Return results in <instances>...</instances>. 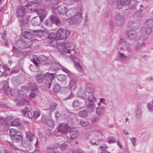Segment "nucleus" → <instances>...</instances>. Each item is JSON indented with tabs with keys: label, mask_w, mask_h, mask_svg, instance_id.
<instances>
[{
	"label": "nucleus",
	"mask_w": 153,
	"mask_h": 153,
	"mask_svg": "<svg viewBox=\"0 0 153 153\" xmlns=\"http://www.w3.org/2000/svg\"><path fill=\"white\" fill-rule=\"evenodd\" d=\"M77 9L72 8L68 10L65 13L66 16L71 19L73 23L78 22L81 19L82 16L80 12H78Z\"/></svg>",
	"instance_id": "f257e3e1"
},
{
	"label": "nucleus",
	"mask_w": 153,
	"mask_h": 153,
	"mask_svg": "<svg viewBox=\"0 0 153 153\" xmlns=\"http://www.w3.org/2000/svg\"><path fill=\"white\" fill-rule=\"evenodd\" d=\"M72 43H68L67 40H65L63 42H60L58 44L56 48L60 52H63V53H75L76 52L73 49H67V48H69L70 46Z\"/></svg>",
	"instance_id": "f03ea898"
},
{
	"label": "nucleus",
	"mask_w": 153,
	"mask_h": 153,
	"mask_svg": "<svg viewBox=\"0 0 153 153\" xmlns=\"http://www.w3.org/2000/svg\"><path fill=\"white\" fill-rule=\"evenodd\" d=\"M57 40L62 39L68 38L70 35V32L61 28H59L56 32Z\"/></svg>",
	"instance_id": "7ed1b4c3"
},
{
	"label": "nucleus",
	"mask_w": 153,
	"mask_h": 153,
	"mask_svg": "<svg viewBox=\"0 0 153 153\" xmlns=\"http://www.w3.org/2000/svg\"><path fill=\"white\" fill-rule=\"evenodd\" d=\"M44 75H45V78L46 81L45 84V86L48 88H51L52 80L54 78V74L47 72L45 73Z\"/></svg>",
	"instance_id": "20e7f679"
},
{
	"label": "nucleus",
	"mask_w": 153,
	"mask_h": 153,
	"mask_svg": "<svg viewBox=\"0 0 153 153\" xmlns=\"http://www.w3.org/2000/svg\"><path fill=\"white\" fill-rule=\"evenodd\" d=\"M26 137L27 140L24 142L23 145L25 147H28L31 145V142H32L34 137L33 134L29 131L26 133Z\"/></svg>",
	"instance_id": "39448f33"
},
{
	"label": "nucleus",
	"mask_w": 153,
	"mask_h": 153,
	"mask_svg": "<svg viewBox=\"0 0 153 153\" xmlns=\"http://www.w3.org/2000/svg\"><path fill=\"white\" fill-rule=\"evenodd\" d=\"M145 39L142 36H140L138 39L137 44L135 45V48L136 51H139L145 45L144 42Z\"/></svg>",
	"instance_id": "423d86ee"
},
{
	"label": "nucleus",
	"mask_w": 153,
	"mask_h": 153,
	"mask_svg": "<svg viewBox=\"0 0 153 153\" xmlns=\"http://www.w3.org/2000/svg\"><path fill=\"white\" fill-rule=\"evenodd\" d=\"M69 127L67 123H61L58 128V131L62 134H67L68 132Z\"/></svg>",
	"instance_id": "0eeeda50"
},
{
	"label": "nucleus",
	"mask_w": 153,
	"mask_h": 153,
	"mask_svg": "<svg viewBox=\"0 0 153 153\" xmlns=\"http://www.w3.org/2000/svg\"><path fill=\"white\" fill-rule=\"evenodd\" d=\"M79 133L76 130H72L69 132V136H67V141L69 143L71 142L73 139L77 137Z\"/></svg>",
	"instance_id": "6e6552de"
},
{
	"label": "nucleus",
	"mask_w": 153,
	"mask_h": 153,
	"mask_svg": "<svg viewBox=\"0 0 153 153\" xmlns=\"http://www.w3.org/2000/svg\"><path fill=\"white\" fill-rule=\"evenodd\" d=\"M115 20L117 25L120 26L123 24L125 19L123 16L119 14H117L115 16Z\"/></svg>",
	"instance_id": "1a4fd4ad"
},
{
	"label": "nucleus",
	"mask_w": 153,
	"mask_h": 153,
	"mask_svg": "<svg viewBox=\"0 0 153 153\" xmlns=\"http://www.w3.org/2000/svg\"><path fill=\"white\" fill-rule=\"evenodd\" d=\"M17 14L19 18L27 15L26 12L25 10V7H18Z\"/></svg>",
	"instance_id": "9d476101"
},
{
	"label": "nucleus",
	"mask_w": 153,
	"mask_h": 153,
	"mask_svg": "<svg viewBox=\"0 0 153 153\" xmlns=\"http://www.w3.org/2000/svg\"><path fill=\"white\" fill-rule=\"evenodd\" d=\"M86 106L89 111H94L97 108L95 103L94 102L85 101Z\"/></svg>",
	"instance_id": "9b49d317"
},
{
	"label": "nucleus",
	"mask_w": 153,
	"mask_h": 153,
	"mask_svg": "<svg viewBox=\"0 0 153 153\" xmlns=\"http://www.w3.org/2000/svg\"><path fill=\"white\" fill-rule=\"evenodd\" d=\"M126 33L128 38L130 39H134L136 38L137 37V33L134 31L127 30Z\"/></svg>",
	"instance_id": "f8f14e48"
},
{
	"label": "nucleus",
	"mask_w": 153,
	"mask_h": 153,
	"mask_svg": "<svg viewBox=\"0 0 153 153\" xmlns=\"http://www.w3.org/2000/svg\"><path fill=\"white\" fill-rule=\"evenodd\" d=\"M37 13L39 15V18L42 21L43 20L46 16V10L45 9H40L37 11Z\"/></svg>",
	"instance_id": "ddd939ff"
},
{
	"label": "nucleus",
	"mask_w": 153,
	"mask_h": 153,
	"mask_svg": "<svg viewBox=\"0 0 153 153\" xmlns=\"http://www.w3.org/2000/svg\"><path fill=\"white\" fill-rule=\"evenodd\" d=\"M30 19V17L28 15H25V16L19 18L20 22L23 25H25L27 24Z\"/></svg>",
	"instance_id": "4468645a"
},
{
	"label": "nucleus",
	"mask_w": 153,
	"mask_h": 153,
	"mask_svg": "<svg viewBox=\"0 0 153 153\" xmlns=\"http://www.w3.org/2000/svg\"><path fill=\"white\" fill-rule=\"evenodd\" d=\"M130 3V0H120L117 3V7L118 9H121L124 5H128Z\"/></svg>",
	"instance_id": "2eb2a0df"
},
{
	"label": "nucleus",
	"mask_w": 153,
	"mask_h": 153,
	"mask_svg": "<svg viewBox=\"0 0 153 153\" xmlns=\"http://www.w3.org/2000/svg\"><path fill=\"white\" fill-rule=\"evenodd\" d=\"M45 79V75L41 73H38L36 77V80L39 83H42Z\"/></svg>",
	"instance_id": "dca6fc26"
},
{
	"label": "nucleus",
	"mask_w": 153,
	"mask_h": 153,
	"mask_svg": "<svg viewBox=\"0 0 153 153\" xmlns=\"http://www.w3.org/2000/svg\"><path fill=\"white\" fill-rule=\"evenodd\" d=\"M85 90L87 93L90 94H93L94 91V89L92 85L89 83H88L86 85Z\"/></svg>",
	"instance_id": "f3484780"
},
{
	"label": "nucleus",
	"mask_w": 153,
	"mask_h": 153,
	"mask_svg": "<svg viewBox=\"0 0 153 153\" xmlns=\"http://www.w3.org/2000/svg\"><path fill=\"white\" fill-rule=\"evenodd\" d=\"M11 139L14 143H19L22 140V137L21 135H17L11 137Z\"/></svg>",
	"instance_id": "a211bd4d"
},
{
	"label": "nucleus",
	"mask_w": 153,
	"mask_h": 153,
	"mask_svg": "<svg viewBox=\"0 0 153 153\" xmlns=\"http://www.w3.org/2000/svg\"><path fill=\"white\" fill-rule=\"evenodd\" d=\"M77 80L74 79H72L70 82L69 85V87L71 88V90L74 91L76 88V83Z\"/></svg>",
	"instance_id": "6ab92c4d"
},
{
	"label": "nucleus",
	"mask_w": 153,
	"mask_h": 153,
	"mask_svg": "<svg viewBox=\"0 0 153 153\" xmlns=\"http://www.w3.org/2000/svg\"><path fill=\"white\" fill-rule=\"evenodd\" d=\"M41 22L42 21L38 17H36L31 20L32 24L34 26H38L40 25Z\"/></svg>",
	"instance_id": "aec40b11"
},
{
	"label": "nucleus",
	"mask_w": 153,
	"mask_h": 153,
	"mask_svg": "<svg viewBox=\"0 0 153 153\" xmlns=\"http://www.w3.org/2000/svg\"><path fill=\"white\" fill-rule=\"evenodd\" d=\"M41 122L49 126L52 127L53 125L52 121L46 117H43L41 119Z\"/></svg>",
	"instance_id": "412c9836"
},
{
	"label": "nucleus",
	"mask_w": 153,
	"mask_h": 153,
	"mask_svg": "<svg viewBox=\"0 0 153 153\" xmlns=\"http://www.w3.org/2000/svg\"><path fill=\"white\" fill-rule=\"evenodd\" d=\"M50 19L53 23H55L57 25H59L60 24V22L59 19L55 15H52L50 17Z\"/></svg>",
	"instance_id": "4be33fe9"
},
{
	"label": "nucleus",
	"mask_w": 153,
	"mask_h": 153,
	"mask_svg": "<svg viewBox=\"0 0 153 153\" xmlns=\"http://www.w3.org/2000/svg\"><path fill=\"white\" fill-rule=\"evenodd\" d=\"M136 117L137 119H140L142 117V111L140 107L139 106L137 107L135 112Z\"/></svg>",
	"instance_id": "5701e85b"
},
{
	"label": "nucleus",
	"mask_w": 153,
	"mask_h": 153,
	"mask_svg": "<svg viewBox=\"0 0 153 153\" xmlns=\"http://www.w3.org/2000/svg\"><path fill=\"white\" fill-rule=\"evenodd\" d=\"M96 114L98 116L102 115L105 111V108L104 107H99L97 108Z\"/></svg>",
	"instance_id": "b1692460"
},
{
	"label": "nucleus",
	"mask_w": 153,
	"mask_h": 153,
	"mask_svg": "<svg viewBox=\"0 0 153 153\" xmlns=\"http://www.w3.org/2000/svg\"><path fill=\"white\" fill-rule=\"evenodd\" d=\"M118 58L121 62L126 61L127 59V56L123 53L119 52L118 54Z\"/></svg>",
	"instance_id": "393cba45"
},
{
	"label": "nucleus",
	"mask_w": 153,
	"mask_h": 153,
	"mask_svg": "<svg viewBox=\"0 0 153 153\" xmlns=\"http://www.w3.org/2000/svg\"><path fill=\"white\" fill-rule=\"evenodd\" d=\"M51 65L54 69L59 70L60 69L62 65L58 61H56L55 62L52 63Z\"/></svg>",
	"instance_id": "a878e982"
},
{
	"label": "nucleus",
	"mask_w": 153,
	"mask_h": 153,
	"mask_svg": "<svg viewBox=\"0 0 153 153\" xmlns=\"http://www.w3.org/2000/svg\"><path fill=\"white\" fill-rule=\"evenodd\" d=\"M2 84H3L2 88L4 91H7L10 92V88L7 84V81L4 80L2 82Z\"/></svg>",
	"instance_id": "bb28decb"
},
{
	"label": "nucleus",
	"mask_w": 153,
	"mask_h": 153,
	"mask_svg": "<svg viewBox=\"0 0 153 153\" xmlns=\"http://www.w3.org/2000/svg\"><path fill=\"white\" fill-rule=\"evenodd\" d=\"M29 103V102L27 100L24 99H22L16 103V105L17 106L19 105H28Z\"/></svg>",
	"instance_id": "cd10ccee"
},
{
	"label": "nucleus",
	"mask_w": 153,
	"mask_h": 153,
	"mask_svg": "<svg viewBox=\"0 0 153 153\" xmlns=\"http://www.w3.org/2000/svg\"><path fill=\"white\" fill-rule=\"evenodd\" d=\"M58 13L61 14H64L65 13L66 11V7L63 6H61L58 7L57 9Z\"/></svg>",
	"instance_id": "c85d7f7f"
},
{
	"label": "nucleus",
	"mask_w": 153,
	"mask_h": 153,
	"mask_svg": "<svg viewBox=\"0 0 153 153\" xmlns=\"http://www.w3.org/2000/svg\"><path fill=\"white\" fill-rule=\"evenodd\" d=\"M23 37L25 39L30 40L32 37V34L30 32L25 31L23 33Z\"/></svg>",
	"instance_id": "c756f323"
},
{
	"label": "nucleus",
	"mask_w": 153,
	"mask_h": 153,
	"mask_svg": "<svg viewBox=\"0 0 153 153\" xmlns=\"http://www.w3.org/2000/svg\"><path fill=\"white\" fill-rule=\"evenodd\" d=\"M22 91L20 90L18 91H16V92L14 93V94L12 93V92H10V94L14 98H16V100H17L19 99V98H20V94L22 93Z\"/></svg>",
	"instance_id": "7c9ffc66"
},
{
	"label": "nucleus",
	"mask_w": 153,
	"mask_h": 153,
	"mask_svg": "<svg viewBox=\"0 0 153 153\" xmlns=\"http://www.w3.org/2000/svg\"><path fill=\"white\" fill-rule=\"evenodd\" d=\"M50 61L49 59L46 56H44L42 58V65H48L50 63Z\"/></svg>",
	"instance_id": "2f4dec72"
},
{
	"label": "nucleus",
	"mask_w": 153,
	"mask_h": 153,
	"mask_svg": "<svg viewBox=\"0 0 153 153\" xmlns=\"http://www.w3.org/2000/svg\"><path fill=\"white\" fill-rule=\"evenodd\" d=\"M147 28L144 27L142 28L141 29V32L143 34H150L152 32V28L146 27Z\"/></svg>",
	"instance_id": "473e14b6"
},
{
	"label": "nucleus",
	"mask_w": 153,
	"mask_h": 153,
	"mask_svg": "<svg viewBox=\"0 0 153 153\" xmlns=\"http://www.w3.org/2000/svg\"><path fill=\"white\" fill-rule=\"evenodd\" d=\"M80 105V103L79 101L76 99H74L73 103V107L75 109H77L79 108Z\"/></svg>",
	"instance_id": "72a5a7b5"
},
{
	"label": "nucleus",
	"mask_w": 153,
	"mask_h": 153,
	"mask_svg": "<svg viewBox=\"0 0 153 153\" xmlns=\"http://www.w3.org/2000/svg\"><path fill=\"white\" fill-rule=\"evenodd\" d=\"M28 86L30 91L36 90L37 87L36 84L34 82H29L28 84Z\"/></svg>",
	"instance_id": "f704fd0d"
},
{
	"label": "nucleus",
	"mask_w": 153,
	"mask_h": 153,
	"mask_svg": "<svg viewBox=\"0 0 153 153\" xmlns=\"http://www.w3.org/2000/svg\"><path fill=\"white\" fill-rule=\"evenodd\" d=\"M17 134H18V131L15 129L12 128L9 130V134L11 137L16 135Z\"/></svg>",
	"instance_id": "c9c22d12"
},
{
	"label": "nucleus",
	"mask_w": 153,
	"mask_h": 153,
	"mask_svg": "<svg viewBox=\"0 0 153 153\" xmlns=\"http://www.w3.org/2000/svg\"><path fill=\"white\" fill-rule=\"evenodd\" d=\"M48 38L52 40L54 39H57L56 33L53 32L50 33L48 35Z\"/></svg>",
	"instance_id": "e433bc0d"
},
{
	"label": "nucleus",
	"mask_w": 153,
	"mask_h": 153,
	"mask_svg": "<svg viewBox=\"0 0 153 153\" xmlns=\"http://www.w3.org/2000/svg\"><path fill=\"white\" fill-rule=\"evenodd\" d=\"M11 126H20L21 129H22L23 128V126L20 125V123L18 122V120L17 119L14 120L12 121Z\"/></svg>",
	"instance_id": "4c0bfd02"
},
{
	"label": "nucleus",
	"mask_w": 153,
	"mask_h": 153,
	"mask_svg": "<svg viewBox=\"0 0 153 153\" xmlns=\"http://www.w3.org/2000/svg\"><path fill=\"white\" fill-rule=\"evenodd\" d=\"M146 27L152 28L153 27V21L152 19L148 20L146 22Z\"/></svg>",
	"instance_id": "58836bf2"
},
{
	"label": "nucleus",
	"mask_w": 153,
	"mask_h": 153,
	"mask_svg": "<svg viewBox=\"0 0 153 153\" xmlns=\"http://www.w3.org/2000/svg\"><path fill=\"white\" fill-rule=\"evenodd\" d=\"M12 51L13 52H14L19 54H21L23 53V52H22L19 49L16 48L14 46H13Z\"/></svg>",
	"instance_id": "ea45409f"
},
{
	"label": "nucleus",
	"mask_w": 153,
	"mask_h": 153,
	"mask_svg": "<svg viewBox=\"0 0 153 153\" xmlns=\"http://www.w3.org/2000/svg\"><path fill=\"white\" fill-rule=\"evenodd\" d=\"M29 110H30V108L26 106L24 108L21 110L22 113L24 116H26L27 114V113H28Z\"/></svg>",
	"instance_id": "a19ab883"
},
{
	"label": "nucleus",
	"mask_w": 153,
	"mask_h": 153,
	"mask_svg": "<svg viewBox=\"0 0 153 153\" xmlns=\"http://www.w3.org/2000/svg\"><path fill=\"white\" fill-rule=\"evenodd\" d=\"M60 89V87L59 85L57 84H55L53 88V91L54 92L57 93L59 92Z\"/></svg>",
	"instance_id": "79ce46f5"
},
{
	"label": "nucleus",
	"mask_w": 153,
	"mask_h": 153,
	"mask_svg": "<svg viewBox=\"0 0 153 153\" xmlns=\"http://www.w3.org/2000/svg\"><path fill=\"white\" fill-rule=\"evenodd\" d=\"M57 106V104L54 102H53L51 103L50 107L49 109L51 112H53L55 109L56 106Z\"/></svg>",
	"instance_id": "37998d69"
},
{
	"label": "nucleus",
	"mask_w": 153,
	"mask_h": 153,
	"mask_svg": "<svg viewBox=\"0 0 153 153\" xmlns=\"http://www.w3.org/2000/svg\"><path fill=\"white\" fill-rule=\"evenodd\" d=\"M79 116L81 117H85L87 114V112L86 110H84L79 111Z\"/></svg>",
	"instance_id": "c03bdc74"
},
{
	"label": "nucleus",
	"mask_w": 153,
	"mask_h": 153,
	"mask_svg": "<svg viewBox=\"0 0 153 153\" xmlns=\"http://www.w3.org/2000/svg\"><path fill=\"white\" fill-rule=\"evenodd\" d=\"M71 57L74 62V65L76 64H77L79 63V59L76 57H75L74 56L71 55Z\"/></svg>",
	"instance_id": "a18cd8bd"
},
{
	"label": "nucleus",
	"mask_w": 153,
	"mask_h": 153,
	"mask_svg": "<svg viewBox=\"0 0 153 153\" xmlns=\"http://www.w3.org/2000/svg\"><path fill=\"white\" fill-rule=\"evenodd\" d=\"M66 76L65 75H60L58 76L57 78L61 81H64L66 80Z\"/></svg>",
	"instance_id": "49530a36"
},
{
	"label": "nucleus",
	"mask_w": 153,
	"mask_h": 153,
	"mask_svg": "<svg viewBox=\"0 0 153 153\" xmlns=\"http://www.w3.org/2000/svg\"><path fill=\"white\" fill-rule=\"evenodd\" d=\"M135 24H136L135 22H134L132 21H130L128 22L127 25L129 28H132L133 29H136L134 27Z\"/></svg>",
	"instance_id": "de8ad7c7"
},
{
	"label": "nucleus",
	"mask_w": 153,
	"mask_h": 153,
	"mask_svg": "<svg viewBox=\"0 0 153 153\" xmlns=\"http://www.w3.org/2000/svg\"><path fill=\"white\" fill-rule=\"evenodd\" d=\"M36 95V90L30 91V92L29 94L30 98H34Z\"/></svg>",
	"instance_id": "09e8293b"
},
{
	"label": "nucleus",
	"mask_w": 153,
	"mask_h": 153,
	"mask_svg": "<svg viewBox=\"0 0 153 153\" xmlns=\"http://www.w3.org/2000/svg\"><path fill=\"white\" fill-rule=\"evenodd\" d=\"M33 35L37 36H40L42 33V32L41 30H33Z\"/></svg>",
	"instance_id": "8fccbe9b"
},
{
	"label": "nucleus",
	"mask_w": 153,
	"mask_h": 153,
	"mask_svg": "<svg viewBox=\"0 0 153 153\" xmlns=\"http://www.w3.org/2000/svg\"><path fill=\"white\" fill-rule=\"evenodd\" d=\"M88 102H94V101H96L95 98L94 97V96L92 94L91 96H90L88 98V99L85 100L86 101H87Z\"/></svg>",
	"instance_id": "3c124183"
},
{
	"label": "nucleus",
	"mask_w": 153,
	"mask_h": 153,
	"mask_svg": "<svg viewBox=\"0 0 153 153\" xmlns=\"http://www.w3.org/2000/svg\"><path fill=\"white\" fill-rule=\"evenodd\" d=\"M80 123L81 126L83 127H85L89 124V122L86 120H81Z\"/></svg>",
	"instance_id": "603ef678"
},
{
	"label": "nucleus",
	"mask_w": 153,
	"mask_h": 153,
	"mask_svg": "<svg viewBox=\"0 0 153 153\" xmlns=\"http://www.w3.org/2000/svg\"><path fill=\"white\" fill-rule=\"evenodd\" d=\"M56 39H54L52 40L51 42H49V43H50V45L54 47L57 44V41L56 40Z\"/></svg>",
	"instance_id": "864d4df0"
},
{
	"label": "nucleus",
	"mask_w": 153,
	"mask_h": 153,
	"mask_svg": "<svg viewBox=\"0 0 153 153\" xmlns=\"http://www.w3.org/2000/svg\"><path fill=\"white\" fill-rule=\"evenodd\" d=\"M68 113L66 112H64L59 115V117L62 119H66L68 117L67 116Z\"/></svg>",
	"instance_id": "5fc2aeb1"
},
{
	"label": "nucleus",
	"mask_w": 153,
	"mask_h": 153,
	"mask_svg": "<svg viewBox=\"0 0 153 153\" xmlns=\"http://www.w3.org/2000/svg\"><path fill=\"white\" fill-rule=\"evenodd\" d=\"M60 149L62 150H64L67 148V145L65 143L61 144L59 146Z\"/></svg>",
	"instance_id": "6e6d98bb"
},
{
	"label": "nucleus",
	"mask_w": 153,
	"mask_h": 153,
	"mask_svg": "<svg viewBox=\"0 0 153 153\" xmlns=\"http://www.w3.org/2000/svg\"><path fill=\"white\" fill-rule=\"evenodd\" d=\"M74 66L75 68L78 71H82V68L81 66L79 64V63H77L74 64Z\"/></svg>",
	"instance_id": "4d7b16f0"
},
{
	"label": "nucleus",
	"mask_w": 153,
	"mask_h": 153,
	"mask_svg": "<svg viewBox=\"0 0 153 153\" xmlns=\"http://www.w3.org/2000/svg\"><path fill=\"white\" fill-rule=\"evenodd\" d=\"M101 118L99 116H96L95 117H93V119L91 120V122L93 123H96L97 121H98V120H99Z\"/></svg>",
	"instance_id": "13d9d810"
},
{
	"label": "nucleus",
	"mask_w": 153,
	"mask_h": 153,
	"mask_svg": "<svg viewBox=\"0 0 153 153\" xmlns=\"http://www.w3.org/2000/svg\"><path fill=\"white\" fill-rule=\"evenodd\" d=\"M47 151L48 153H57L51 147L48 148Z\"/></svg>",
	"instance_id": "bf43d9fd"
},
{
	"label": "nucleus",
	"mask_w": 153,
	"mask_h": 153,
	"mask_svg": "<svg viewBox=\"0 0 153 153\" xmlns=\"http://www.w3.org/2000/svg\"><path fill=\"white\" fill-rule=\"evenodd\" d=\"M108 143H114L116 141V139L113 137H110L108 138Z\"/></svg>",
	"instance_id": "052dcab7"
},
{
	"label": "nucleus",
	"mask_w": 153,
	"mask_h": 153,
	"mask_svg": "<svg viewBox=\"0 0 153 153\" xmlns=\"http://www.w3.org/2000/svg\"><path fill=\"white\" fill-rule=\"evenodd\" d=\"M108 148L105 144H104L102 145V146H100L98 147V149H100L101 150V152L104 151L106 150Z\"/></svg>",
	"instance_id": "680f3d73"
},
{
	"label": "nucleus",
	"mask_w": 153,
	"mask_h": 153,
	"mask_svg": "<svg viewBox=\"0 0 153 153\" xmlns=\"http://www.w3.org/2000/svg\"><path fill=\"white\" fill-rule=\"evenodd\" d=\"M61 0H47L46 1L51 2L54 4H58L61 2Z\"/></svg>",
	"instance_id": "e2e57ef3"
},
{
	"label": "nucleus",
	"mask_w": 153,
	"mask_h": 153,
	"mask_svg": "<svg viewBox=\"0 0 153 153\" xmlns=\"http://www.w3.org/2000/svg\"><path fill=\"white\" fill-rule=\"evenodd\" d=\"M130 140L132 143V145L135 146L136 142L137 139L135 137H132L130 138Z\"/></svg>",
	"instance_id": "0e129e2a"
},
{
	"label": "nucleus",
	"mask_w": 153,
	"mask_h": 153,
	"mask_svg": "<svg viewBox=\"0 0 153 153\" xmlns=\"http://www.w3.org/2000/svg\"><path fill=\"white\" fill-rule=\"evenodd\" d=\"M127 43L126 42L124 41V39H120L119 42V45H122L125 46Z\"/></svg>",
	"instance_id": "69168bd1"
},
{
	"label": "nucleus",
	"mask_w": 153,
	"mask_h": 153,
	"mask_svg": "<svg viewBox=\"0 0 153 153\" xmlns=\"http://www.w3.org/2000/svg\"><path fill=\"white\" fill-rule=\"evenodd\" d=\"M5 122L6 124L8 126L12 125V121L10 119L6 118L5 120Z\"/></svg>",
	"instance_id": "338daca9"
},
{
	"label": "nucleus",
	"mask_w": 153,
	"mask_h": 153,
	"mask_svg": "<svg viewBox=\"0 0 153 153\" xmlns=\"http://www.w3.org/2000/svg\"><path fill=\"white\" fill-rule=\"evenodd\" d=\"M34 116L33 117L35 119L37 118L40 115V114L38 111H36L34 112L33 113Z\"/></svg>",
	"instance_id": "774afa93"
}]
</instances>
